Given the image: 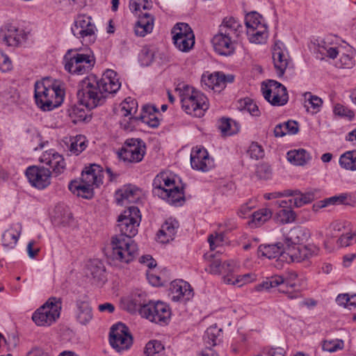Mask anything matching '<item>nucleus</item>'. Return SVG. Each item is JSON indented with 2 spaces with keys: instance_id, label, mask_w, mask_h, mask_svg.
<instances>
[{
  "instance_id": "obj_1",
  "label": "nucleus",
  "mask_w": 356,
  "mask_h": 356,
  "mask_svg": "<svg viewBox=\"0 0 356 356\" xmlns=\"http://www.w3.org/2000/svg\"><path fill=\"white\" fill-rule=\"evenodd\" d=\"M140 221V210L134 206L129 207L118 217L117 227L120 234L113 236L111 242V257L113 261L129 264L135 259L138 245L132 238L137 234Z\"/></svg>"
},
{
  "instance_id": "obj_2",
  "label": "nucleus",
  "mask_w": 356,
  "mask_h": 356,
  "mask_svg": "<svg viewBox=\"0 0 356 356\" xmlns=\"http://www.w3.org/2000/svg\"><path fill=\"white\" fill-rule=\"evenodd\" d=\"M120 86L117 73L106 70L100 79L95 76L84 78L79 84L77 98L81 105L92 109L102 105L108 95L115 93Z\"/></svg>"
},
{
  "instance_id": "obj_3",
  "label": "nucleus",
  "mask_w": 356,
  "mask_h": 356,
  "mask_svg": "<svg viewBox=\"0 0 356 356\" xmlns=\"http://www.w3.org/2000/svg\"><path fill=\"white\" fill-rule=\"evenodd\" d=\"M309 236V230L305 227L296 226L291 229L284 237L285 246L283 256L288 255L289 261L300 262L317 255L318 248L316 245H302Z\"/></svg>"
},
{
  "instance_id": "obj_4",
  "label": "nucleus",
  "mask_w": 356,
  "mask_h": 356,
  "mask_svg": "<svg viewBox=\"0 0 356 356\" xmlns=\"http://www.w3.org/2000/svg\"><path fill=\"white\" fill-rule=\"evenodd\" d=\"M64 95L60 85L49 77L35 83V104L43 111H50L58 107L63 102Z\"/></svg>"
},
{
  "instance_id": "obj_5",
  "label": "nucleus",
  "mask_w": 356,
  "mask_h": 356,
  "mask_svg": "<svg viewBox=\"0 0 356 356\" xmlns=\"http://www.w3.org/2000/svg\"><path fill=\"white\" fill-rule=\"evenodd\" d=\"M102 183V167L91 164L82 171L80 181L74 180L70 183L69 189L78 196L89 199L93 195L94 186L98 187Z\"/></svg>"
},
{
  "instance_id": "obj_6",
  "label": "nucleus",
  "mask_w": 356,
  "mask_h": 356,
  "mask_svg": "<svg viewBox=\"0 0 356 356\" xmlns=\"http://www.w3.org/2000/svg\"><path fill=\"white\" fill-rule=\"evenodd\" d=\"M142 296L135 295L131 300L141 316L156 323L167 324L171 316L170 307L161 301L147 302L145 300H142Z\"/></svg>"
},
{
  "instance_id": "obj_7",
  "label": "nucleus",
  "mask_w": 356,
  "mask_h": 356,
  "mask_svg": "<svg viewBox=\"0 0 356 356\" xmlns=\"http://www.w3.org/2000/svg\"><path fill=\"white\" fill-rule=\"evenodd\" d=\"M179 92L182 108L187 114L201 118L209 108L207 97L200 91L194 88L184 85L176 89Z\"/></svg>"
},
{
  "instance_id": "obj_8",
  "label": "nucleus",
  "mask_w": 356,
  "mask_h": 356,
  "mask_svg": "<svg viewBox=\"0 0 356 356\" xmlns=\"http://www.w3.org/2000/svg\"><path fill=\"white\" fill-rule=\"evenodd\" d=\"M152 193L154 196L165 200L170 204L184 200L183 187H179L175 180L165 172L157 175L153 180Z\"/></svg>"
},
{
  "instance_id": "obj_9",
  "label": "nucleus",
  "mask_w": 356,
  "mask_h": 356,
  "mask_svg": "<svg viewBox=\"0 0 356 356\" xmlns=\"http://www.w3.org/2000/svg\"><path fill=\"white\" fill-rule=\"evenodd\" d=\"M65 70L71 74L82 75L88 73L95 64V58L90 50L79 49L67 50L63 57Z\"/></svg>"
},
{
  "instance_id": "obj_10",
  "label": "nucleus",
  "mask_w": 356,
  "mask_h": 356,
  "mask_svg": "<svg viewBox=\"0 0 356 356\" xmlns=\"http://www.w3.org/2000/svg\"><path fill=\"white\" fill-rule=\"evenodd\" d=\"M298 275L295 271H289L285 275H275L267 277L261 284L255 286V291H269L273 289H277L280 293H285L289 299H296L301 296L299 291H291L290 289L296 287V280Z\"/></svg>"
},
{
  "instance_id": "obj_11",
  "label": "nucleus",
  "mask_w": 356,
  "mask_h": 356,
  "mask_svg": "<svg viewBox=\"0 0 356 356\" xmlns=\"http://www.w3.org/2000/svg\"><path fill=\"white\" fill-rule=\"evenodd\" d=\"M62 307L60 298L51 297L32 316V320L38 326H49L59 318Z\"/></svg>"
},
{
  "instance_id": "obj_12",
  "label": "nucleus",
  "mask_w": 356,
  "mask_h": 356,
  "mask_svg": "<svg viewBox=\"0 0 356 356\" xmlns=\"http://www.w3.org/2000/svg\"><path fill=\"white\" fill-rule=\"evenodd\" d=\"M73 35L86 44H92L97 39L96 26L90 16L85 14L78 15L71 28Z\"/></svg>"
},
{
  "instance_id": "obj_13",
  "label": "nucleus",
  "mask_w": 356,
  "mask_h": 356,
  "mask_svg": "<svg viewBox=\"0 0 356 356\" xmlns=\"http://www.w3.org/2000/svg\"><path fill=\"white\" fill-rule=\"evenodd\" d=\"M261 90L264 97L273 106H284L289 100L286 88L275 80L263 83Z\"/></svg>"
},
{
  "instance_id": "obj_14",
  "label": "nucleus",
  "mask_w": 356,
  "mask_h": 356,
  "mask_svg": "<svg viewBox=\"0 0 356 356\" xmlns=\"http://www.w3.org/2000/svg\"><path fill=\"white\" fill-rule=\"evenodd\" d=\"M145 154V145L142 140L129 138L126 140L122 147L119 156L123 161L129 163H138L143 160Z\"/></svg>"
},
{
  "instance_id": "obj_15",
  "label": "nucleus",
  "mask_w": 356,
  "mask_h": 356,
  "mask_svg": "<svg viewBox=\"0 0 356 356\" xmlns=\"http://www.w3.org/2000/svg\"><path fill=\"white\" fill-rule=\"evenodd\" d=\"M109 341L113 348L120 352L130 348L133 339L128 327L124 323H118L113 325L111 329Z\"/></svg>"
},
{
  "instance_id": "obj_16",
  "label": "nucleus",
  "mask_w": 356,
  "mask_h": 356,
  "mask_svg": "<svg viewBox=\"0 0 356 356\" xmlns=\"http://www.w3.org/2000/svg\"><path fill=\"white\" fill-rule=\"evenodd\" d=\"M26 176L31 185L42 190L51 184V172L44 167L32 165L26 170Z\"/></svg>"
},
{
  "instance_id": "obj_17",
  "label": "nucleus",
  "mask_w": 356,
  "mask_h": 356,
  "mask_svg": "<svg viewBox=\"0 0 356 356\" xmlns=\"http://www.w3.org/2000/svg\"><path fill=\"white\" fill-rule=\"evenodd\" d=\"M27 34L23 29L11 24H6L0 29V40L7 46L17 47L26 40Z\"/></svg>"
},
{
  "instance_id": "obj_18",
  "label": "nucleus",
  "mask_w": 356,
  "mask_h": 356,
  "mask_svg": "<svg viewBox=\"0 0 356 356\" xmlns=\"http://www.w3.org/2000/svg\"><path fill=\"white\" fill-rule=\"evenodd\" d=\"M273 60L276 73L279 77L284 75L290 64L289 56L284 44L280 41L275 43L273 47Z\"/></svg>"
},
{
  "instance_id": "obj_19",
  "label": "nucleus",
  "mask_w": 356,
  "mask_h": 356,
  "mask_svg": "<svg viewBox=\"0 0 356 356\" xmlns=\"http://www.w3.org/2000/svg\"><path fill=\"white\" fill-rule=\"evenodd\" d=\"M191 165L194 170L207 172L213 168V161L205 148L196 147L191 153Z\"/></svg>"
},
{
  "instance_id": "obj_20",
  "label": "nucleus",
  "mask_w": 356,
  "mask_h": 356,
  "mask_svg": "<svg viewBox=\"0 0 356 356\" xmlns=\"http://www.w3.org/2000/svg\"><path fill=\"white\" fill-rule=\"evenodd\" d=\"M236 40V39L218 31V33L213 37L211 42L217 54L221 56H228L234 53Z\"/></svg>"
},
{
  "instance_id": "obj_21",
  "label": "nucleus",
  "mask_w": 356,
  "mask_h": 356,
  "mask_svg": "<svg viewBox=\"0 0 356 356\" xmlns=\"http://www.w3.org/2000/svg\"><path fill=\"white\" fill-rule=\"evenodd\" d=\"M39 161L49 165L52 169L51 173H54L56 176L63 173L66 167L63 155L53 149L44 152L40 156Z\"/></svg>"
},
{
  "instance_id": "obj_22",
  "label": "nucleus",
  "mask_w": 356,
  "mask_h": 356,
  "mask_svg": "<svg viewBox=\"0 0 356 356\" xmlns=\"http://www.w3.org/2000/svg\"><path fill=\"white\" fill-rule=\"evenodd\" d=\"M171 300L174 302H186L193 297L191 285L181 280L172 282L170 285Z\"/></svg>"
},
{
  "instance_id": "obj_23",
  "label": "nucleus",
  "mask_w": 356,
  "mask_h": 356,
  "mask_svg": "<svg viewBox=\"0 0 356 356\" xmlns=\"http://www.w3.org/2000/svg\"><path fill=\"white\" fill-rule=\"evenodd\" d=\"M227 81L232 82L233 76H228ZM201 83L208 89L213 90L215 92H220L226 86L227 79L225 75L220 72L213 74H205L202 76Z\"/></svg>"
},
{
  "instance_id": "obj_24",
  "label": "nucleus",
  "mask_w": 356,
  "mask_h": 356,
  "mask_svg": "<svg viewBox=\"0 0 356 356\" xmlns=\"http://www.w3.org/2000/svg\"><path fill=\"white\" fill-rule=\"evenodd\" d=\"M179 222L175 219L168 218L161 225L156 234V240L161 243L172 241L179 228Z\"/></svg>"
},
{
  "instance_id": "obj_25",
  "label": "nucleus",
  "mask_w": 356,
  "mask_h": 356,
  "mask_svg": "<svg viewBox=\"0 0 356 356\" xmlns=\"http://www.w3.org/2000/svg\"><path fill=\"white\" fill-rule=\"evenodd\" d=\"M218 31L237 40L243 32V26L236 18L226 17L220 25Z\"/></svg>"
},
{
  "instance_id": "obj_26",
  "label": "nucleus",
  "mask_w": 356,
  "mask_h": 356,
  "mask_svg": "<svg viewBox=\"0 0 356 356\" xmlns=\"http://www.w3.org/2000/svg\"><path fill=\"white\" fill-rule=\"evenodd\" d=\"M140 190L133 185L124 186L117 191L115 200L118 204L124 205L126 203L135 202L140 198Z\"/></svg>"
},
{
  "instance_id": "obj_27",
  "label": "nucleus",
  "mask_w": 356,
  "mask_h": 356,
  "mask_svg": "<svg viewBox=\"0 0 356 356\" xmlns=\"http://www.w3.org/2000/svg\"><path fill=\"white\" fill-rule=\"evenodd\" d=\"M275 205L280 209L276 213L277 220L282 224L291 223L295 221L296 215L291 207V202L286 200H277Z\"/></svg>"
},
{
  "instance_id": "obj_28",
  "label": "nucleus",
  "mask_w": 356,
  "mask_h": 356,
  "mask_svg": "<svg viewBox=\"0 0 356 356\" xmlns=\"http://www.w3.org/2000/svg\"><path fill=\"white\" fill-rule=\"evenodd\" d=\"M159 115H160V113L156 106L146 104L143 106L142 112L138 118L149 127L156 128L160 124Z\"/></svg>"
},
{
  "instance_id": "obj_29",
  "label": "nucleus",
  "mask_w": 356,
  "mask_h": 356,
  "mask_svg": "<svg viewBox=\"0 0 356 356\" xmlns=\"http://www.w3.org/2000/svg\"><path fill=\"white\" fill-rule=\"evenodd\" d=\"M22 226L17 222L12 224L2 234V245L8 249L15 247L21 235Z\"/></svg>"
},
{
  "instance_id": "obj_30",
  "label": "nucleus",
  "mask_w": 356,
  "mask_h": 356,
  "mask_svg": "<svg viewBox=\"0 0 356 356\" xmlns=\"http://www.w3.org/2000/svg\"><path fill=\"white\" fill-rule=\"evenodd\" d=\"M259 252L261 257H266L269 259L279 257L281 260H285L287 263H291L289 261L288 255L284 257V248H282L281 243L272 244V245H261L258 248Z\"/></svg>"
},
{
  "instance_id": "obj_31",
  "label": "nucleus",
  "mask_w": 356,
  "mask_h": 356,
  "mask_svg": "<svg viewBox=\"0 0 356 356\" xmlns=\"http://www.w3.org/2000/svg\"><path fill=\"white\" fill-rule=\"evenodd\" d=\"M87 270L88 276H90L96 284H102L106 280L105 267L100 260L90 261L88 264Z\"/></svg>"
},
{
  "instance_id": "obj_32",
  "label": "nucleus",
  "mask_w": 356,
  "mask_h": 356,
  "mask_svg": "<svg viewBox=\"0 0 356 356\" xmlns=\"http://www.w3.org/2000/svg\"><path fill=\"white\" fill-rule=\"evenodd\" d=\"M154 26V17L147 13H143L139 16L138 21L134 26V32L136 35L144 37L151 33Z\"/></svg>"
},
{
  "instance_id": "obj_33",
  "label": "nucleus",
  "mask_w": 356,
  "mask_h": 356,
  "mask_svg": "<svg viewBox=\"0 0 356 356\" xmlns=\"http://www.w3.org/2000/svg\"><path fill=\"white\" fill-rule=\"evenodd\" d=\"M76 317L82 325L88 324L92 318L93 314L90 304L86 301L76 302Z\"/></svg>"
},
{
  "instance_id": "obj_34",
  "label": "nucleus",
  "mask_w": 356,
  "mask_h": 356,
  "mask_svg": "<svg viewBox=\"0 0 356 356\" xmlns=\"http://www.w3.org/2000/svg\"><path fill=\"white\" fill-rule=\"evenodd\" d=\"M234 264L233 261H225L222 263L219 259H213L210 262L205 270L211 274L218 275L226 273L234 272Z\"/></svg>"
},
{
  "instance_id": "obj_35",
  "label": "nucleus",
  "mask_w": 356,
  "mask_h": 356,
  "mask_svg": "<svg viewBox=\"0 0 356 356\" xmlns=\"http://www.w3.org/2000/svg\"><path fill=\"white\" fill-rule=\"evenodd\" d=\"M286 156L288 161L296 165H303L311 159L310 154L302 148L289 151Z\"/></svg>"
},
{
  "instance_id": "obj_36",
  "label": "nucleus",
  "mask_w": 356,
  "mask_h": 356,
  "mask_svg": "<svg viewBox=\"0 0 356 356\" xmlns=\"http://www.w3.org/2000/svg\"><path fill=\"white\" fill-rule=\"evenodd\" d=\"M221 337L222 329L213 325L207 329L203 339L206 346L211 348L220 341Z\"/></svg>"
},
{
  "instance_id": "obj_37",
  "label": "nucleus",
  "mask_w": 356,
  "mask_h": 356,
  "mask_svg": "<svg viewBox=\"0 0 356 356\" xmlns=\"http://www.w3.org/2000/svg\"><path fill=\"white\" fill-rule=\"evenodd\" d=\"M249 41L254 44H264L268 37V27L259 26V28L247 31Z\"/></svg>"
},
{
  "instance_id": "obj_38",
  "label": "nucleus",
  "mask_w": 356,
  "mask_h": 356,
  "mask_svg": "<svg viewBox=\"0 0 356 356\" xmlns=\"http://www.w3.org/2000/svg\"><path fill=\"white\" fill-rule=\"evenodd\" d=\"M67 147L68 150L72 154L79 155L87 147L85 136L79 135L74 137H71L69 140Z\"/></svg>"
},
{
  "instance_id": "obj_39",
  "label": "nucleus",
  "mask_w": 356,
  "mask_h": 356,
  "mask_svg": "<svg viewBox=\"0 0 356 356\" xmlns=\"http://www.w3.org/2000/svg\"><path fill=\"white\" fill-rule=\"evenodd\" d=\"M340 166L347 170H356V150L347 151L340 156Z\"/></svg>"
},
{
  "instance_id": "obj_40",
  "label": "nucleus",
  "mask_w": 356,
  "mask_h": 356,
  "mask_svg": "<svg viewBox=\"0 0 356 356\" xmlns=\"http://www.w3.org/2000/svg\"><path fill=\"white\" fill-rule=\"evenodd\" d=\"M173 42L175 47L181 51H188L195 44V35L193 33L186 35L184 37L173 38Z\"/></svg>"
},
{
  "instance_id": "obj_41",
  "label": "nucleus",
  "mask_w": 356,
  "mask_h": 356,
  "mask_svg": "<svg viewBox=\"0 0 356 356\" xmlns=\"http://www.w3.org/2000/svg\"><path fill=\"white\" fill-rule=\"evenodd\" d=\"M245 24L247 31L259 28V26H267L262 16L255 11L250 12L245 15Z\"/></svg>"
},
{
  "instance_id": "obj_42",
  "label": "nucleus",
  "mask_w": 356,
  "mask_h": 356,
  "mask_svg": "<svg viewBox=\"0 0 356 356\" xmlns=\"http://www.w3.org/2000/svg\"><path fill=\"white\" fill-rule=\"evenodd\" d=\"M292 192H296V194L290 195L289 197H291V198L286 202H291L293 208L301 207L312 201L310 195L302 194L299 191H292Z\"/></svg>"
},
{
  "instance_id": "obj_43",
  "label": "nucleus",
  "mask_w": 356,
  "mask_h": 356,
  "mask_svg": "<svg viewBox=\"0 0 356 356\" xmlns=\"http://www.w3.org/2000/svg\"><path fill=\"white\" fill-rule=\"evenodd\" d=\"M304 97L305 99V106L307 108V111L311 108L313 109L312 111L313 113L319 111L323 104V101L320 97L316 95H313L309 92H305Z\"/></svg>"
},
{
  "instance_id": "obj_44",
  "label": "nucleus",
  "mask_w": 356,
  "mask_h": 356,
  "mask_svg": "<svg viewBox=\"0 0 356 356\" xmlns=\"http://www.w3.org/2000/svg\"><path fill=\"white\" fill-rule=\"evenodd\" d=\"M272 214L273 213L270 209H260L252 214V222L255 226H260L268 221L272 217Z\"/></svg>"
},
{
  "instance_id": "obj_45",
  "label": "nucleus",
  "mask_w": 356,
  "mask_h": 356,
  "mask_svg": "<svg viewBox=\"0 0 356 356\" xmlns=\"http://www.w3.org/2000/svg\"><path fill=\"white\" fill-rule=\"evenodd\" d=\"M340 58L337 65L341 68H352L355 65V60L353 58V51L349 48L346 51H341Z\"/></svg>"
},
{
  "instance_id": "obj_46",
  "label": "nucleus",
  "mask_w": 356,
  "mask_h": 356,
  "mask_svg": "<svg viewBox=\"0 0 356 356\" xmlns=\"http://www.w3.org/2000/svg\"><path fill=\"white\" fill-rule=\"evenodd\" d=\"M137 106L138 103L136 99L127 97L120 104V113L124 117L132 115L136 113Z\"/></svg>"
},
{
  "instance_id": "obj_47",
  "label": "nucleus",
  "mask_w": 356,
  "mask_h": 356,
  "mask_svg": "<svg viewBox=\"0 0 356 356\" xmlns=\"http://www.w3.org/2000/svg\"><path fill=\"white\" fill-rule=\"evenodd\" d=\"M193 31L189 25L186 23H177L172 29L171 34L173 38L184 37L190 33H193Z\"/></svg>"
},
{
  "instance_id": "obj_48",
  "label": "nucleus",
  "mask_w": 356,
  "mask_h": 356,
  "mask_svg": "<svg viewBox=\"0 0 356 356\" xmlns=\"http://www.w3.org/2000/svg\"><path fill=\"white\" fill-rule=\"evenodd\" d=\"M164 347L162 343L156 340L149 341L144 350L146 356H154L156 353H159L163 350Z\"/></svg>"
},
{
  "instance_id": "obj_49",
  "label": "nucleus",
  "mask_w": 356,
  "mask_h": 356,
  "mask_svg": "<svg viewBox=\"0 0 356 356\" xmlns=\"http://www.w3.org/2000/svg\"><path fill=\"white\" fill-rule=\"evenodd\" d=\"M248 154L252 159L258 160L264 157V151L261 145L253 142L248 148Z\"/></svg>"
},
{
  "instance_id": "obj_50",
  "label": "nucleus",
  "mask_w": 356,
  "mask_h": 356,
  "mask_svg": "<svg viewBox=\"0 0 356 356\" xmlns=\"http://www.w3.org/2000/svg\"><path fill=\"white\" fill-rule=\"evenodd\" d=\"M317 43H313L314 51L317 54L316 57L319 59H323L327 52V48L330 46L329 44L325 42L324 40H316Z\"/></svg>"
},
{
  "instance_id": "obj_51",
  "label": "nucleus",
  "mask_w": 356,
  "mask_h": 356,
  "mask_svg": "<svg viewBox=\"0 0 356 356\" xmlns=\"http://www.w3.org/2000/svg\"><path fill=\"white\" fill-rule=\"evenodd\" d=\"M343 342L341 340L325 341L323 343V350L332 353L343 348Z\"/></svg>"
},
{
  "instance_id": "obj_52",
  "label": "nucleus",
  "mask_w": 356,
  "mask_h": 356,
  "mask_svg": "<svg viewBox=\"0 0 356 356\" xmlns=\"http://www.w3.org/2000/svg\"><path fill=\"white\" fill-rule=\"evenodd\" d=\"M154 59V51L149 48H143L140 54V60L143 65H149Z\"/></svg>"
},
{
  "instance_id": "obj_53",
  "label": "nucleus",
  "mask_w": 356,
  "mask_h": 356,
  "mask_svg": "<svg viewBox=\"0 0 356 356\" xmlns=\"http://www.w3.org/2000/svg\"><path fill=\"white\" fill-rule=\"evenodd\" d=\"M334 113L335 115L347 118L348 120H352L355 115L353 111L340 104H337L334 106Z\"/></svg>"
},
{
  "instance_id": "obj_54",
  "label": "nucleus",
  "mask_w": 356,
  "mask_h": 356,
  "mask_svg": "<svg viewBox=\"0 0 356 356\" xmlns=\"http://www.w3.org/2000/svg\"><path fill=\"white\" fill-rule=\"evenodd\" d=\"M232 124H235V122L229 119L222 118L219 124V129L221 132L225 135H232L237 131L236 129H232Z\"/></svg>"
},
{
  "instance_id": "obj_55",
  "label": "nucleus",
  "mask_w": 356,
  "mask_h": 356,
  "mask_svg": "<svg viewBox=\"0 0 356 356\" xmlns=\"http://www.w3.org/2000/svg\"><path fill=\"white\" fill-rule=\"evenodd\" d=\"M348 195L346 193H341L339 195H335L330 197L329 198L325 199L322 202V207H327L328 205L332 204H341L344 203L346 200Z\"/></svg>"
},
{
  "instance_id": "obj_56",
  "label": "nucleus",
  "mask_w": 356,
  "mask_h": 356,
  "mask_svg": "<svg viewBox=\"0 0 356 356\" xmlns=\"http://www.w3.org/2000/svg\"><path fill=\"white\" fill-rule=\"evenodd\" d=\"M257 356H284V350L280 347H266Z\"/></svg>"
},
{
  "instance_id": "obj_57",
  "label": "nucleus",
  "mask_w": 356,
  "mask_h": 356,
  "mask_svg": "<svg viewBox=\"0 0 356 356\" xmlns=\"http://www.w3.org/2000/svg\"><path fill=\"white\" fill-rule=\"evenodd\" d=\"M244 110L247 111L252 116H259L260 112L255 102L250 99H244Z\"/></svg>"
},
{
  "instance_id": "obj_58",
  "label": "nucleus",
  "mask_w": 356,
  "mask_h": 356,
  "mask_svg": "<svg viewBox=\"0 0 356 356\" xmlns=\"http://www.w3.org/2000/svg\"><path fill=\"white\" fill-rule=\"evenodd\" d=\"M256 279V276L252 273H247L244 275H237L235 278L236 286L241 287L244 284L250 283Z\"/></svg>"
},
{
  "instance_id": "obj_59",
  "label": "nucleus",
  "mask_w": 356,
  "mask_h": 356,
  "mask_svg": "<svg viewBox=\"0 0 356 356\" xmlns=\"http://www.w3.org/2000/svg\"><path fill=\"white\" fill-rule=\"evenodd\" d=\"M12 69V62L9 57L0 50V70L8 72Z\"/></svg>"
},
{
  "instance_id": "obj_60",
  "label": "nucleus",
  "mask_w": 356,
  "mask_h": 356,
  "mask_svg": "<svg viewBox=\"0 0 356 356\" xmlns=\"http://www.w3.org/2000/svg\"><path fill=\"white\" fill-rule=\"evenodd\" d=\"M296 194V192H292V190H285L282 192H272V193H265L264 195V197L266 200H273L277 199L281 197H289L290 195Z\"/></svg>"
},
{
  "instance_id": "obj_61",
  "label": "nucleus",
  "mask_w": 356,
  "mask_h": 356,
  "mask_svg": "<svg viewBox=\"0 0 356 356\" xmlns=\"http://www.w3.org/2000/svg\"><path fill=\"white\" fill-rule=\"evenodd\" d=\"M147 278L149 282L153 286H159L163 284L161 277L154 273L152 270L147 272Z\"/></svg>"
},
{
  "instance_id": "obj_62",
  "label": "nucleus",
  "mask_w": 356,
  "mask_h": 356,
  "mask_svg": "<svg viewBox=\"0 0 356 356\" xmlns=\"http://www.w3.org/2000/svg\"><path fill=\"white\" fill-rule=\"evenodd\" d=\"M287 134H296L298 132V124L296 121L289 120L284 123Z\"/></svg>"
},
{
  "instance_id": "obj_63",
  "label": "nucleus",
  "mask_w": 356,
  "mask_h": 356,
  "mask_svg": "<svg viewBox=\"0 0 356 356\" xmlns=\"http://www.w3.org/2000/svg\"><path fill=\"white\" fill-rule=\"evenodd\" d=\"M257 173L260 178L267 179L270 175V169L266 165H261L257 167Z\"/></svg>"
},
{
  "instance_id": "obj_64",
  "label": "nucleus",
  "mask_w": 356,
  "mask_h": 356,
  "mask_svg": "<svg viewBox=\"0 0 356 356\" xmlns=\"http://www.w3.org/2000/svg\"><path fill=\"white\" fill-rule=\"evenodd\" d=\"M139 261L141 264L146 265L150 269L154 268L156 265V261L149 254L142 256Z\"/></svg>"
}]
</instances>
